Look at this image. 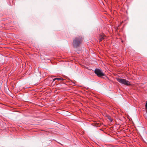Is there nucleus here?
Wrapping results in <instances>:
<instances>
[{
	"instance_id": "f257e3e1",
	"label": "nucleus",
	"mask_w": 147,
	"mask_h": 147,
	"mask_svg": "<svg viewBox=\"0 0 147 147\" xmlns=\"http://www.w3.org/2000/svg\"><path fill=\"white\" fill-rule=\"evenodd\" d=\"M82 38L81 37H76L73 40V45L74 48L79 46L82 43Z\"/></svg>"
},
{
	"instance_id": "f03ea898",
	"label": "nucleus",
	"mask_w": 147,
	"mask_h": 147,
	"mask_svg": "<svg viewBox=\"0 0 147 147\" xmlns=\"http://www.w3.org/2000/svg\"><path fill=\"white\" fill-rule=\"evenodd\" d=\"M117 80L120 83L129 86L131 84L129 82L124 79L117 78Z\"/></svg>"
},
{
	"instance_id": "7ed1b4c3",
	"label": "nucleus",
	"mask_w": 147,
	"mask_h": 147,
	"mask_svg": "<svg viewBox=\"0 0 147 147\" xmlns=\"http://www.w3.org/2000/svg\"><path fill=\"white\" fill-rule=\"evenodd\" d=\"M94 72L98 77H101L105 76V74L102 70L99 69H96L95 70Z\"/></svg>"
},
{
	"instance_id": "20e7f679",
	"label": "nucleus",
	"mask_w": 147,
	"mask_h": 147,
	"mask_svg": "<svg viewBox=\"0 0 147 147\" xmlns=\"http://www.w3.org/2000/svg\"><path fill=\"white\" fill-rule=\"evenodd\" d=\"M56 80H63V79L62 77H61L60 78H55L53 80V81L52 82V84L53 85H54L55 83V82H54V81Z\"/></svg>"
},
{
	"instance_id": "39448f33",
	"label": "nucleus",
	"mask_w": 147,
	"mask_h": 147,
	"mask_svg": "<svg viewBox=\"0 0 147 147\" xmlns=\"http://www.w3.org/2000/svg\"><path fill=\"white\" fill-rule=\"evenodd\" d=\"M105 37V36L104 34H101L99 37L100 42L102 41V40L104 39Z\"/></svg>"
},
{
	"instance_id": "423d86ee",
	"label": "nucleus",
	"mask_w": 147,
	"mask_h": 147,
	"mask_svg": "<svg viewBox=\"0 0 147 147\" xmlns=\"http://www.w3.org/2000/svg\"><path fill=\"white\" fill-rule=\"evenodd\" d=\"M108 119L110 121H113V119L110 117H109L108 118Z\"/></svg>"
},
{
	"instance_id": "0eeeda50",
	"label": "nucleus",
	"mask_w": 147,
	"mask_h": 147,
	"mask_svg": "<svg viewBox=\"0 0 147 147\" xmlns=\"http://www.w3.org/2000/svg\"><path fill=\"white\" fill-rule=\"evenodd\" d=\"M144 116L145 117V119H147V113H146L145 115H144Z\"/></svg>"
},
{
	"instance_id": "6e6552de",
	"label": "nucleus",
	"mask_w": 147,
	"mask_h": 147,
	"mask_svg": "<svg viewBox=\"0 0 147 147\" xmlns=\"http://www.w3.org/2000/svg\"><path fill=\"white\" fill-rule=\"evenodd\" d=\"M145 107H146V108L147 109V101L146 104L145 105Z\"/></svg>"
}]
</instances>
